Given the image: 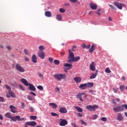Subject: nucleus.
I'll return each instance as SVG.
<instances>
[{"label":"nucleus","mask_w":127,"mask_h":127,"mask_svg":"<svg viewBox=\"0 0 127 127\" xmlns=\"http://www.w3.org/2000/svg\"><path fill=\"white\" fill-rule=\"evenodd\" d=\"M25 61H26V62H29V59L28 58H25Z\"/></svg>","instance_id":"nucleus-58"},{"label":"nucleus","mask_w":127,"mask_h":127,"mask_svg":"<svg viewBox=\"0 0 127 127\" xmlns=\"http://www.w3.org/2000/svg\"><path fill=\"white\" fill-rule=\"evenodd\" d=\"M77 116H78V117H79V118H81V117H82V116H83V115L81 113H78Z\"/></svg>","instance_id":"nucleus-61"},{"label":"nucleus","mask_w":127,"mask_h":127,"mask_svg":"<svg viewBox=\"0 0 127 127\" xmlns=\"http://www.w3.org/2000/svg\"><path fill=\"white\" fill-rule=\"evenodd\" d=\"M4 116L5 117V118L10 119V120H12V121H13V122H16V121H18V122H21V121H24V118H20V116H19L12 117V115H11V113H10V112L6 113V114H5Z\"/></svg>","instance_id":"nucleus-2"},{"label":"nucleus","mask_w":127,"mask_h":127,"mask_svg":"<svg viewBox=\"0 0 127 127\" xmlns=\"http://www.w3.org/2000/svg\"><path fill=\"white\" fill-rule=\"evenodd\" d=\"M39 76L40 77V78H43V74H42V73L39 72L38 73Z\"/></svg>","instance_id":"nucleus-47"},{"label":"nucleus","mask_w":127,"mask_h":127,"mask_svg":"<svg viewBox=\"0 0 127 127\" xmlns=\"http://www.w3.org/2000/svg\"><path fill=\"white\" fill-rule=\"evenodd\" d=\"M98 115L95 114L93 115V120H97V119H98Z\"/></svg>","instance_id":"nucleus-37"},{"label":"nucleus","mask_w":127,"mask_h":127,"mask_svg":"<svg viewBox=\"0 0 127 127\" xmlns=\"http://www.w3.org/2000/svg\"><path fill=\"white\" fill-rule=\"evenodd\" d=\"M54 77L58 81H61V80L66 78V74H56L54 75Z\"/></svg>","instance_id":"nucleus-6"},{"label":"nucleus","mask_w":127,"mask_h":127,"mask_svg":"<svg viewBox=\"0 0 127 127\" xmlns=\"http://www.w3.org/2000/svg\"><path fill=\"white\" fill-rule=\"evenodd\" d=\"M9 109L11 113H13L14 114L17 113V112H16V108H15L13 105H10Z\"/></svg>","instance_id":"nucleus-15"},{"label":"nucleus","mask_w":127,"mask_h":127,"mask_svg":"<svg viewBox=\"0 0 127 127\" xmlns=\"http://www.w3.org/2000/svg\"><path fill=\"white\" fill-rule=\"evenodd\" d=\"M20 81L22 82V83H23V84H24L25 86H26V87H28V86H29V90H30V91H33V92H35V90H36V88H35L34 85H33L30 83H28V81H27L25 79V78H21L20 80Z\"/></svg>","instance_id":"nucleus-3"},{"label":"nucleus","mask_w":127,"mask_h":127,"mask_svg":"<svg viewBox=\"0 0 127 127\" xmlns=\"http://www.w3.org/2000/svg\"><path fill=\"white\" fill-rule=\"evenodd\" d=\"M109 6L111 7V8H113V9H116V7H115L114 6L111 4H109Z\"/></svg>","instance_id":"nucleus-55"},{"label":"nucleus","mask_w":127,"mask_h":127,"mask_svg":"<svg viewBox=\"0 0 127 127\" xmlns=\"http://www.w3.org/2000/svg\"><path fill=\"white\" fill-rule=\"evenodd\" d=\"M29 109H30V112H34V109H33V107H30Z\"/></svg>","instance_id":"nucleus-52"},{"label":"nucleus","mask_w":127,"mask_h":127,"mask_svg":"<svg viewBox=\"0 0 127 127\" xmlns=\"http://www.w3.org/2000/svg\"><path fill=\"white\" fill-rule=\"evenodd\" d=\"M75 48H76V46H73L71 49V51H75Z\"/></svg>","instance_id":"nucleus-59"},{"label":"nucleus","mask_w":127,"mask_h":127,"mask_svg":"<svg viewBox=\"0 0 127 127\" xmlns=\"http://www.w3.org/2000/svg\"><path fill=\"white\" fill-rule=\"evenodd\" d=\"M37 89L40 90L41 91H42L43 90V86L41 85H39L37 86Z\"/></svg>","instance_id":"nucleus-35"},{"label":"nucleus","mask_w":127,"mask_h":127,"mask_svg":"<svg viewBox=\"0 0 127 127\" xmlns=\"http://www.w3.org/2000/svg\"><path fill=\"white\" fill-rule=\"evenodd\" d=\"M89 93H91V94H92V95H95V93H96V91H95L94 90H90Z\"/></svg>","instance_id":"nucleus-48"},{"label":"nucleus","mask_w":127,"mask_h":127,"mask_svg":"<svg viewBox=\"0 0 127 127\" xmlns=\"http://www.w3.org/2000/svg\"><path fill=\"white\" fill-rule=\"evenodd\" d=\"M99 72V70H98V69L96 70L95 74H96V75H98V72Z\"/></svg>","instance_id":"nucleus-64"},{"label":"nucleus","mask_w":127,"mask_h":127,"mask_svg":"<svg viewBox=\"0 0 127 127\" xmlns=\"http://www.w3.org/2000/svg\"><path fill=\"white\" fill-rule=\"evenodd\" d=\"M90 47H91V45H88L87 46H86V49H89Z\"/></svg>","instance_id":"nucleus-56"},{"label":"nucleus","mask_w":127,"mask_h":127,"mask_svg":"<svg viewBox=\"0 0 127 127\" xmlns=\"http://www.w3.org/2000/svg\"><path fill=\"white\" fill-rule=\"evenodd\" d=\"M11 86H12V87H16V86H17V83H16V82L12 83Z\"/></svg>","instance_id":"nucleus-46"},{"label":"nucleus","mask_w":127,"mask_h":127,"mask_svg":"<svg viewBox=\"0 0 127 127\" xmlns=\"http://www.w3.org/2000/svg\"><path fill=\"white\" fill-rule=\"evenodd\" d=\"M117 119L118 121H123L124 117L122 116V114L118 113L117 117Z\"/></svg>","instance_id":"nucleus-21"},{"label":"nucleus","mask_w":127,"mask_h":127,"mask_svg":"<svg viewBox=\"0 0 127 127\" xmlns=\"http://www.w3.org/2000/svg\"><path fill=\"white\" fill-rule=\"evenodd\" d=\"M83 95H85V93H78L76 95L77 98H78L79 99L80 102H83L84 101V100L82 99V96H83Z\"/></svg>","instance_id":"nucleus-16"},{"label":"nucleus","mask_w":127,"mask_h":127,"mask_svg":"<svg viewBox=\"0 0 127 127\" xmlns=\"http://www.w3.org/2000/svg\"><path fill=\"white\" fill-rule=\"evenodd\" d=\"M45 47L43 45H41L39 47V51H43V50H45Z\"/></svg>","instance_id":"nucleus-28"},{"label":"nucleus","mask_w":127,"mask_h":127,"mask_svg":"<svg viewBox=\"0 0 127 127\" xmlns=\"http://www.w3.org/2000/svg\"><path fill=\"white\" fill-rule=\"evenodd\" d=\"M27 98H28V99L30 100V101H32V97H30V96H27Z\"/></svg>","instance_id":"nucleus-57"},{"label":"nucleus","mask_w":127,"mask_h":127,"mask_svg":"<svg viewBox=\"0 0 127 127\" xmlns=\"http://www.w3.org/2000/svg\"><path fill=\"white\" fill-rule=\"evenodd\" d=\"M64 67H66V70H70V69H72V67H73L72 64L65 63L64 64Z\"/></svg>","instance_id":"nucleus-18"},{"label":"nucleus","mask_w":127,"mask_h":127,"mask_svg":"<svg viewBox=\"0 0 127 127\" xmlns=\"http://www.w3.org/2000/svg\"><path fill=\"white\" fill-rule=\"evenodd\" d=\"M26 127H28L27 126H31V127H35L36 125H37V123L34 121H30V122H27L26 123Z\"/></svg>","instance_id":"nucleus-12"},{"label":"nucleus","mask_w":127,"mask_h":127,"mask_svg":"<svg viewBox=\"0 0 127 127\" xmlns=\"http://www.w3.org/2000/svg\"><path fill=\"white\" fill-rule=\"evenodd\" d=\"M113 90L114 93H118V91H119V88H113Z\"/></svg>","instance_id":"nucleus-40"},{"label":"nucleus","mask_w":127,"mask_h":127,"mask_svg":"<svg viewBox=\"0 0 127 127\" xmlns=\"http://www.w3.org/2000/svg\"><path fill=\"white\" fill-rule=\"evenodd\" d=\"M71 2H76V0H69Z\"/></svg>","instance_id":"nucleus-63"},{"label":"nucleus","mask_w":127,"mask_h":127,"mask_svg":"<svg viewBox=\"0 0 127 127\" xmlns=\"http://www.w3.org/2000/svg\"><path fill=\"white\" fill-rule=\"evenodd\" d=\"M49 61L50 63H52L53 62V59L52 58H49Z\"/></svg>","instance_id":"nucleus-45"},{"label":"nucleus","mask_w":127,"mask_h":127,"mask_svg":"<svg viewBox=\"0 0 127 127\" xmlns=\"http://www.w3.org/2000/svg\"><path fill=\"white\" fill-rule=\"evenodd\" d=\"M15 67L16 70L20 73H24V72H25V69H24V68H23V67H22L19 64H16Z\"/></svg>","instance_id":"nucleus-8"},{"label":"nucleus","mask_w":127,"mask_h":127,"mask_svg":"<svg viewBox=\"0 0 127 127\" xmlns=\"http://www.w3.org/2000/svg\"><path fill=\"white\" fill-rule=\"evenodd\" d=\"M57 20H59V21H61V20H62V16L60 14H58L56 16Z\"/></svg>","instance_id":"nucleus-26"},{"label":"nucleus","mask_w":127,"mask_h":127,"mask_svg":"<svg viewBox=\"0 0 127 127\" xmlns=\"http://www.w3.org/2000/svg\"><path fill=\"white\" fill-rule=\"evenodd\" d=\"M95 49L96 48H95V45H92L91 48L89 49L90 53H92V52H93Z\"/></svg>","instance_id":"nucleus-25"},{"label":"nucleus","mask_w":127,"mask_h":127,"mask_svg":"<svg viewBox=\"0 0 127 127\" xmlns=\"http://www.w3.org/2000/svg\"><path fill=\"white\" fill-rule=\"evenodd\" d=\"M127 110V104H123L121 106H117L113 108V111L116 113H119L120 112H124L125 109Z\"/></svg>","instance_id":"nucleus-5"},{"label":"nucleus","mask_w":127,"mask_h":127,"mask_svg":"<svg viewBox=\"0 0 127 127\" xmlns=\"http://www.w3.org/2000/svg\"><path fill=\"white\" fill-rule=\"evenodd\" d=\"M30 94H31V95H33V96H36V94H35V93H34V92H32V91H31L30 92Z\"/></svg>","instance_id":"nucleus-53"},{"label":"nucleus","mask_w":127,"mask_h":127,"mask_svg":"<svg viewBox=\"0 0 127 127\" xmlns=\"http://www.w3.org/2000/svg\"><path fill=\"white\" fill-rule=\"evenodd\" d=\"M105 72L106 73H108V74H110V73H112V71H111V69H110V68L107 67L105 69Z\"/></svg>","instance_id":"nucleus-31"},{"label":"nucleus","mask_w":127,"mask_h":127,"mask_svg":"<svg viewBox=\"0 0 127 127\" xmlns=\"http://www.w3.org/2000/svg\"><path fill=\"white\" fill-rule=\"evenodd\" d=\"M49 106H51L53 109H56L58 107V105L54 103H50L49 104Z\"/></svg>","instance_id":"nucleus-22"},{"label":"nucleus","mask_w":127,"mask_h":127,"mask_svg":"<svg viewBox=\"0 0 127 127\" xmlns=\"http://www.w3.org/2000/svg\"><path fill=\"white\" fill-rule=\"evenodd\" d=\"M31 60L33 63H37V57L35 55H33Z\"/></svg>","instance_id":"nucleus-20"},{"label":"nucleus","mask_w":127,"mask_h":127,"mask_svg":"<svg viewBox=\"0 0 127 127\" xmlns=\"http://www.w3.org/2000/svg\"><path fill=\"white\" fill-rule=\"evenodd\" d=\"M80 122H81V124L83 125L84 126H86V125H87V123H86V122H85V121L81 120Z\"/></svg>","instance_id":"nucleus-44"},{"label":"nucleus","mask_w":127,"mask_h":127,"mask_svg":"<svg viewBox=\"0 0 127 127\" xmlns=\"http://www.w3.org/2000/svg\"><path fill=\"white\" fill-rule=\"evenodd\" d=\"M54 63L55 65H59V64H60V62L59 60H55L54 61Z\"/></svg>","instance_id":"nucleus-33"},{"label":"nucleus","mask_w":127,"mask_h":127,"mask_svg":"<svg viewBox=\"0 0 127 127\" xmlns=\"http://www.w3.org/2000/svg\"><path fill=\"white\" fill-rule=\"evenodd\" d=\"M51 116H52L53 117H56V116H58V114H57L55 113L52 112Z\"/></svg>","instance_id":"nucleus-42"},{"label":"nucleus","mask_w":127,"mask_h":127,"mask_svg":"<svg viewBox=\"0 0 127 127\" xmlns=\"http://www.w3.org/2000/svg\"><path fill=\"white\" fill-rule=\"evenodd\" d=\"M120 91L121 92H124V90H125V86L124 85H121L120 86Z\"/></svg>","instance_id":"nucleus-32"},{"label":"nucleus","mask_w":127,"mask_h":127,"mask_svg":"<svg viewBox=\"0 0 127 127\" xmlns=\"http://www.w3.org/2000/svg\"><path fill=\"white\" fill-rule=\"evenodd\" d=\"M59 10H60V12H61L62 13H63L65 12V11H66L65 10V9H64L63 8H60Z\"/></svg>","instance_id":"nucleus-34"},{"label":"nucleus","mask_w":127,"mask_h":127,"mask_svg":"<svg viewBox=\"0 0 127 127\" xmlns=\"http://www.w3.org/2000/svg\"><path fill=\"white\" fill-rule=\"evenodd\" d=\"M101 121H102V122H107V121H108V119H107V118L106 117H103L101 118Z\"/></svg>","instance_id":"nucleus-39"},{"label":"nucleus","mask_w":127,"mask_h":127,"mask_svg":"<svg viewBox=\"0 0 127 127\" xmlns=\"http://www.w3.org/2000/svg\"><path fill=\"white\" fill-rule=\"evenodd\" d=\"M90 6L92 9H97V5L93 3H90Z\"/></svg>","instance_id":"nucleus-24"},{"label":"nucleus","mask_w":127,"mask_h":127,"mask_svg":"<svg viewBox=\"0 0 127 127\" xmlns=\"http://www.w3.org/2000/svg\"><path fill=\"white\" fill-rule=\"evenodd\" d=\"M60 126L61 127H65L66 125H68V122L67 120L65 119H60Z\"/></svg>","instance_id":"nucleus-10"},{"label":"nucleus","mask_w":127,"mask_h":127,"mask_svg":"<svg viewBox=\"0 0 127 127\" xmlns=\"http://www.w3.org/2000/svg\"><path fill=\"white\" fill-rule=\"evenodd\" d=\"M74 81L76 84H78V83H81V81H82V78L80 77H75L74 78Z\"/></svg>","instance_id":"nucleus-19"},{"label":"nucleus","mask_w":127,"mask_h":127,"mask_svg":"<svg viewBox=\"0 0 127 127\" xmlns=\"http://www.w3.org/2000/svg\"><path fill=\"white\" fill-rule=\"evenodd\" d=\"M24 52L26 55H29V53H28V51L27 49L24 50Z\"/></svg>","instance_id":"nucleus-38"},{"label":"nucleus","mask_w":127,"mask_h":127,"mask_svg":"<svg viewBox=\"0 0 127 127\" xmlns=\"http://www.w3.org/2000/svg\"><path fill=\"white\" fill-rule=\"evenodd\" d=\"M86 44H82L81 45V47H82V48H83L84 49H85V48H86Z\"/></svg>","instance_id":"nucleus-49"},{"label":"nucleus","mask_w":127,"mask_h":127,"mask_svg":"<svg viewBox=\"0 0 127 127\" xmlns=\"http://www.w3.org/2000/svg\"><path fill=\"white\" fill-rule=\"evenodd\" d=\"M89 69L90 71H96V64L94 62L90 64Z\"/></svg>","instance_id":"nucleus-13"},{"label":"nucleus","mask_w":127,"mask_h":127,"mask_svg":"<svg viewBox=\"0 0 127 127\" xmlns=\"http://www.w3.org/2000/svg\"><path fill=\"white\" fill-rule=\"evenodd\" d=\"M18 87L20 88V89H21L22 91H25V88H24V87H23V85L21 84H19Z\"/></svg>","instance_id":"nucleus-30"},{"label":"nucleus","mask_w":127,"mask_h":127,"mask_svg":"<svg viewBox=\"0 0 127 127\" xmlns=\"http://www.w3.org/2000/svg\"><path fill=\"white\" fill-rule=\"evenodd\" d=\"M30 119L33 120V121H35L36 120V116H30Z\"/></svg>","instance_id":"nucleus-36"},{"label":"nucleus","mask_w":127,"mask_h":127,"mask_svg":"<svg viewBox=\"0 0 127 127\" xmlns=\"http://www.w3.org/2000/svg\"><path fill=\"white\" fill-rule=\"evenodd\" d=\"M4 99H3V97H0V102H4Z\"/></svg>","instance_id":"nucleus-51"},{"label":"nucleus","mask_w":127,"mask_h":127,"mask_svg":"<svg viewBox=\"0 0 127 127\" xmlns=\"http://www.w3.org/2000/svg\"><path fill=\"white\" fill-rule=\"evenodd\" d=\"M5 87L6 89L8 90L9 95H10V96L12 97V98H15V94H14V92H13V91L11 90V87H10L7 84H5Z\"/></svg>","instance_id":"nucleus-9"},{"label":"nucleus","mask_w":127,"mask_h":127,"mask_svg":"<svg viewBox=\"0 0 127 127\" xmlns=\"http://www.w3.org/2000/svg\"><path fill=\"white\" fill-rule=\"evenodd\" d=\"M100 11H101V9H98L96 11V13L98 14V15H101V13Z\"/></svg>","instance_id":"nucleus-43"},{"label":"nucleus","mask_w":127,"mask_h":127,"mask_svg":"<svg viewBox=\"0 0 127 127\" xmlns=\"http://www.w3.org/2000/svg\"><path fill=\"white\" fill-rule=\"evenodd\" d=\"M86 109H87V111H89V112H95L97 109H99V106L97 105H88L86 106Z\"/></svg>","instance_id":"nucleus-7"},{"label":"nucleus","mask_w":127,"mask_h":127,"mask_svg":"<svg viewBox=\"0 0 127 127\" xmlns=\"http://www.w3.org/2000/svg\"><path fill=\"white\" fill-rule=\"evenodd\" d=\"M108 19L109 21H112L113 20V19H112V17H109Z\"/></svg>","instance_id":"nucleus-62"},{"label":"nucleus","mask_w":127,"mask_h":127,"mask_svg":"<svg viewBox=\"0 0 127 127\" xmlns=\"http://www.w3.org/2000/svg\"><path fill=\"white\" fill-rule=\"evenodd\" d=\"M74 109H76L77 110V112H79L80 113H82L83 112V109H82L80 107H77L76 106H74Z\"/></svg>","instance_id":"nucleus-27"},{"label":"nucleus","mask_w":127,"mask_h":127,"mask_svg":"<svg viewBox=\"0 0 127 127\" xmlns=\"http://www.w3.org/2000/svg\"><path fill=\"white\" fill-rule=\"evenodd\" d=\"M68 63H72V62H77L80 60V57H76L74 55V53L71 51V50H68V57L67 58Z\"/></svg>","instance_id":"nucleus-1"},{"label":"nucleus","mask_w":127,"mask_h":127,"mask_svg":"<svg viewBox=\"0 0 127 127\" xmlns=\"http://www.w3.org/2000/svg\"><path fill=\"white\" fill-rule=\"evenodd\" d=\"M60 113L61 114H66L67 112V109L65 107H61V109L59 110Z\"/></svg>","instance_id":"nucleus-17"},{"label":"nucleus","mask_w":127,"mask_h":127,"mask_svg":"<svg viewBox=\"0 0 127 127\" xmlns=\"http://www.w3.org/2000/svg\"><path fill=\"white\" fill-rule=\"evenodd\" d=\"M0 120L1 121H2L3 120V117L1 114H0Z\"/></svg>","instance_id":"nucleus-60"},{"label":"nucleus","mask_w":127,"mask_h":127,"mask_svg":"<svg viewBox=\"0 0 127 127\" xmlns=\"http://www.w3.org/2000/svg\"><path fill=\"white\" fill-rule=\"evenodd\" d=\"M114 4L119 9H123V6H125V4L120 3L118 1L114 2Z\"/></svg>","instance_id":"nucleus-11"},{"label":"nucleus","mask_w":127,"mask_h":127,"mask_svg":"<svg viewBox=\"0 0 127 127\" xmlns=\"http://www.w3.org/2000/svg\"><path fill=\"white\" fill-rule=\"evenodd\" d=\"M112 104H114L115 105H117V103H116V101H115V99L112 100Z\"/></svg>","instance_id":"nucleus-54"},{"label":"nucleus","mask_w":127,"mask_h":127,"mask_svg":"<svg viewBox=\"0 0 127 127\" xmlns=\"http://www.w3.org/2000/svg\"><path fill=\"white\" fill-rule=\"evenodd\" d=\"M97 74L96 73H92L91 75L90 76V79H95L97 77Z\"/></svg>","instance_id":"nucleus-29"},{"label":"nucleus","mask_w":127,"mask_h":127,"mask_svg":"<svg viewBox=\"0 0 127 127\" xmlns=\"http://www.w3.org/2000/svg\"><path fill=\"white\" fill-rule=\"evenodd\" d=\"M38 56L41 58V59H44V58H45V54L43 51H39L38 53Z\"/></svg>","instance_id":"nucleus-14"},{"label":"nucleus","mask_w":127,"mask_h":127,"mask_svg":"<svg viewBox=\"0 0 127 127\" xmlns=\"http://www.w3.org/2000/svg\"><path fill=\"white\" fill-rule=\"evenodd\" d=\"M45 15L47 17H51L52 16V13L50 11H46L45 12Z\"/></svg>","instance_id":"nucleus-23"},{"label":"nucleus","mask_w":127,"mask_h":127,"mask_svg":"<svg viewBox=\"0 0 127 127\" xmlns=\"http://www.w3.org/2000/svg\"><path fill=\"white\" fill-rule=\"evenodd\" d=\"M6 49L7 50H11V47L10 46H6Z\"/></svg>","instance_id":"nucleus-50"},{"label":"nucleus","mask_w":127,"mask_h":127,"mask_svg":"<svg viewBox=\"0 0 127 127\" xmlns=\"http://www.w3.org/2000/svg\"><path fill=\"white\" fill-rule=\"evenodd\" d=\"M94 83L93 82H88L87 83H82L79 86L80 90H86L87 88H93Z\"/></svg>","instance_id":"nucleus-4"},{"label":"nucleus","mask_w":127,"mask_h":127,"mask_svg":"<svg viewBox=\"0 0 127 127\" xmlns=\"http://www.w3.org/2000/svg\"><path fill=\"white\" fill-rule=\"evenodd\" d=\"M55 92H60V88H59V87L57 86V87H56Z\"/></svg>","instance_id":"nucleus-41"}]
</instances>
